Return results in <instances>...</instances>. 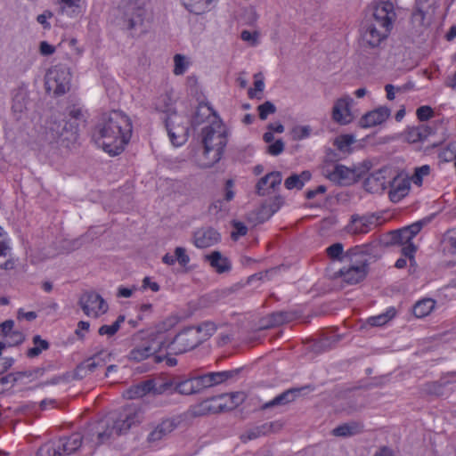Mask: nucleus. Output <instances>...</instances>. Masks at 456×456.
Masks as SVG:
<instances>
[{"instance_id":"f257e3e1","label":"nucleus","mask_w":456,"mask_h":456,"mask_svg":"<svg viewBox=\"0 0 456 456\" xmlns=\"http://www.w3.org/2000/svg\"><path fill=\"white\" fill-rule=\"evenodd\" d=\"M132 132L129 117L122 111L112 110L101 117L94 129L93 139L105 152L116 156L124 151Z\"/></svg>"},{"instance_id":"f03ea898","label":"nucleus","mask_w":456,"mask_h":456,"mask_svg":"<svg viewBox=\"0 0 456 456\" xmlns=\"http://www.w3.org/2000/svg\"><path fill=\"white\" fill-rule=\"evenodd\" d=\"M142 420L140 411L133 405L123 408L118 413L111 414L88 427L85 435V445L90 444L88 454L94 449L118 436L126 432L133 425Z\"/></svg>"},{"instance_id":"7ed1b4c3","label":"nucleus","mask_w":456,"mask_h":456,"mask_svg":"<svg viewBox=\"0 0 456 456\" xmlns=\"http://www.w3.org/2000/svg\"><path fill=\"white\" fill-rule=\"evenodd\" d=\"M395 18L394 4L391 2L377 4L371 14L362 22V45L369 48L378 47L387 37Z\"/></svg>"},{"instance_id":"20e7f679","label":"nucleus","mask_w":456,"mask_h":456,"mask_svg":"<svg viewBox=\"0 0 456 456\" xmlns=\"http://www.w3.org/2000/svg\"><path fill=\"white\" fill-rule=\"evenodd\" d=\"M227 142L226 127L217 117H214L213 121L201 131L203 155L206 159L200 160V166L207 168L217 163L223 156Z\"/></svg>"},{"instance_id":"39448f33","label":"nucleus","mask_w":456,"mask_h":456,"mask_svg":"<svg viewBox=\"0 0 456 456\" xmlns=\"http://www.w3.org/2000/svg\"><path fill=\"white\" fill-rule=\"evenodd\" d=\"M119 19L122 26L129 31L144 32V20L147 14L143 0H125L119 6Z\"/></svg>"},{"instance_id":"423d86ee","label":"nucleus","mask_w":456,"mask_h":456,"mask_svg":"<svg viewBox=\"0 0 456 456\" xmlns=\"http://www.w3.org/2000/svg\"><path fill=\"white\" fill-rule=\"evenodd\" d=\"M166 346L165 335L163 333L151 335L141 345L136 346L130 351L128 359L134 362H142L152 356L154 362L159 363L163 362V357L158 354V353Z\"/></svg>"},{"instance_id":"0eeeda50","label":"nucleus","mask_w":456,"mask_h":456,"mask_svg":"<svg viewBox=\"0 0 456 456\" xmlns=\"http://www.w3.org/2000/svg\"><path fill=\"white\" fill-rule=\"evenodd\" d=\"M71 74L69 68L56 65L51 68L45 75V88L55 95L64 94L69 90Z\"/></svg>"},{"instance_id":"6e6552de","label":"nucleus","mask_w":456,"mask_h":456,"mask_svg":"<svg viewBox=\"0 0 456 456\" xmlns=\"http://www.w3.org/2000/svg\"><path fill=\"white\" fill-rule=\"evenodd\" d=\"M166 128L170 141L175 146L182 145L188 137V118L185 116L172 112L165 118Z\"/></svg>"},{"instance_id":"1a4fd4ad","label":"nucleus","mask_w":456,"mask_h":456,"mask_svg":"<svg viewBox=\"0 0 456 456\" xmlns=\"http://www.w3.org/2000/svg\"><path fill=\"white\" fill-rule=\"evenodd\" d=\"M324 172L329 180L341 185L352 184L362 174L359 168H350L340 164L333 165L331 167H327Z\"/></svg>"},{"instance_id":"9d476101","label":"nucleus","mask_w":456,"mask_h":456,"mask_svg":"<svg viewBox=\"0 0 456 456\" xmlns=\"http://www.w3.org/2000/svg\"><path fill=\"white\" fill-rule=\"evenodd\" d=\"M201 344L200 335L194 327H188L180 331L171 342V349L175 354H183Z\"/></svg>"},{"instance_id":"9b49d317","label":"nucleus","mask_w":456,"mask_h":456,"mask_svg":"<svg viewBox=\"0 0 456 456\" xmlns=\"http://www.w3.org/2000/svg\"><path fill=\"white\" fill-rule=\"evenodd\" d=\"M45 140L50 142L71 141L76 138V136H71V131H69L68 122L64 118H51L47 121L45 127Z\"/></svg>"},{"instance_id":"f8f14e48","label":"nucleus","mask_w":456,"mask_h":456,"mask_svg":"<svg viewBox=\"0 0 456 456\" xmlns=\"http://www.w3.org/2000/svg\"><path fill=\"white\" fill-rule=\"evenodd\" d=\"M78 304L85 314L95 318L108 310V305L104 299L99 294L93 291L82 294Z\"/></svg>"},{"instance_id":"ddd939ff","label":"nucleus","mask_w":456,"mask_h":456,"mask_svg":"<svg viewBox=\"0 0 456 456\" xmlns=\"http://www.w3.org/2000/svg\"><path fill=\"white\" fill-rule=\"evenodd\" d=\"M179 421L177 419H165L159 423L152 427V429L147 436V442L150 444H157L167 438L177 427Z\"/></svg>"},{"instance_id":"4468645a","label":"nucleus","mask_w":456,"mask_h":456,"mask_svg":"<svg viewBox=\"0 0 456 456\" xmlns=\"http://www.w3.org/2000/svg\"><path fill=\"white\" fill-rule=\"evenodd\" d=\"M352 102L353 99L349 95L338 99L332 108V119L340 125L349 124L353 120L350 110Z\"/></svg>"},{"instance_id":"2eb2a0df","label":"nucleus","mask_w":456,"mask_h":456,"mask_svg":"<svg viewBox=\"0 0 456 456\" xmlns=\"http://www.w3.org/2000/svg\"><path fill=\"white\" fill-rule=\"evenodd\" d=\"M389 199L393 202H398L410 191L411 181L404 175H397L388 181Z\"/></svg>"},{"instance_id":"dca6fc26","label":"nucleus","mask_w":456,"mask_h":456,"mask_svg":"<svg viewBox=\"0 0 456 456\" xmlns=\"http://www.w3.org/2000/svg\"><path fill=\"white\" fill-rule=\"evenodd\" d=\"M281 428L282 423L280 421L264 423L262 425L256 426L248 429L244 434L240 436V439L243 443H246L249 440H254L263 436L277 433Z\"/></svg>"},{"instance_id":"f3484780","label":"nucleus","mask_w":456,"mask_h":456,"mask_svg":"<svg viewBox=\"0 0 456 456\" xmlns=\"http://www.w3.org/2000/svg\"><path fill=\"white\" fill-rule=\"evenodd\" d=\"M412 240L408 232L403 228L391 232V242L395 245L401 246V253L410 259L414 257L416 252V247L412 243Z\"/></svg>"},{"instance_id":"a211bd4d","label":"nucleus","mask_w":456,"mask_h":456,"mask_svg":"<svg viewBox=\"0 0 456 456\" xmlns=\"http://www.w3.org/2000/svg\"><path fill=\"white\" fill-rule=\"evenodd\" d=\"M56 442L61 456H69L82 447L85 443V435L74 433L69 436L61 437Z\"/></svg>"},{"instance_id":"6ab92c4d","label":"nucleus","mask_w":456,"mask_h":456,"mask_svg":"<svg viewBox=\"0 0 456 456\" xmlns=\"http://www.w3.org/2000/svg\"><path fill=\"white\" fill-rule=\"evenodd\" d=\"M376 218L373 215L358 216L353 215L346 230L352 234H363L369 232L375 225Z\"/></svg>"},{"instance_id":"aec40b11","label":"nucleus","mask_w":456,"mask_h":456,"mask_svg":"<svg viewBox=\"0 0 456 456\" xmlns=\"http://www.w3.org/2000/svg\"><path fill=\"white\" fill-rule=\"evenodd\" d=\"M367 274V266L365 264L352 265L345 266L338 271V275L342 278L343 281L354 285L362 281Z\"/></svg>"},{"instance_id":"412c9836","label":"nucleus","mask_w":456,"mask_h":456,"mask_svg":"<svg viewBox=\"0 0 456 456\" xmlns=\"http://www.w3.org/2000/svg\"><path fill=\"white\" fill-rule=\"evenodd\" d=\"M387 168H382L370 174L364 182L366 190L372 193H375L383 191L385 189H387L389 181L387 180Z\"/></svg>"},{"instance_id":"4be33fe9","label":"nucleus","mask_w":456,"mask_h":456,"mask_svg":"<svg viewBox=\"0 0 456 456\" xmlns=\"http://www.w3.org/2000/svg\"><path fill=\"white\" fill-rule=\"evenodd\" d=\"M193 238L197 248H205L216 244L220 234L213 228H202L195 232Z\"/></svg>"},{"instance_id":"5701e85b","label":"nucleus","mask_w":456,"mask_h":456,"mask_svg":"<svg viewBox=\"0 0 456 456\" xmlns=\"http://www.w3.org/2000/svg\"><path fill=\"white\" fill-rule=\"evenodd\" d=\"M390 116V110L387 107H379L366 113L359 121L360 126L363 128L371 127L386 121Z\"/></svg>"},{"instance_id":"b1692460","label":"nucleus","mask_w":456,"mask_h":456,"mask_svg":"<svg viewBox=\"0 0 456 456\" xmlns=\"http://www.w3.org/2000/svg\"><path fill=\"white\" fill-rule=\"evenodd\" d=\"M282 176L278 171L271 172L262 177L256 185V192L259 196H265L274 190L281 183Z\"/></svg>"},{"instance_id":"393cba45","label":"nucleus","mask_w":456,"mask_h":456,"mask_svg":"<svg viewBox=\"0 0 456 456\" xmlns=\"http://www.w3.org/2000/svg\"><path fill=\"white\" fill-rule=\"evenodd\" d=\"M428 0H417L415 11L411 15V21L415 26L426 27L430 23Z\"/></svg>"},{"instance_id":"a878e982","label":"nucleus","mask_w":456,"mask_h":456,"mask_svg":"<svg viewBox=\"0 0 456 456\" xmlns=\"http://www.w3.org/2000/svg\"><path fill=\"white\" fill-rule=\"evenodd\" d=\"M363 428L360 421H349L335 428L331 434L335 436L349 437L362 433Z\"/></svg>"},{"instance_id":"bb28decb","label":"nucleus","mask_w":456,"mask_h":456,"mask_svg":"<svg viewBox=\"0 0 456 456\" xmlns=\"http://www.w3.org/2000/svg\"><path fill=\"white\" fill-rule=\"evenodd\" d=\"M205 258L218 273L228 272L231 269L229 259L219 251H213L209 255H206Z\"/></svg>"},{"instance_id":"cd10ccee","label":"nucleus","mask_w":456,"mask_h":456,"mask_svg":"<svg viewBox=\"0 0 456 456\" xmlns=\"http://www.w3.org/2000/svg\"><path fill=\"white\" fill-rule=\"evenodd\" d=\"M214 117L216 116L215 115L213 109L206 103H200L192 116L191 125L197 126L205 121H208L210 124V122L213 121Z\"/></svg>"},{"instance_id":"c85d7f7f","label":"nucleus","mask_w":456,"mask_h":456,"mask_svg":"<svg viewBox=\"0 0 456 456\" xmlns=\"http://www.w3.org/2000/svg\"><path fill=\"white\" fill-rule=\"evenodd\" d=\"M302 388H291L274 397L273 400L265 403L262 409H269L277 405H283L295 400L300 394Z\"/></svg>"},{"instance_id":"c756f323","label":"nucleus","mask_w":456,"mask_h":456,"mask_svg":"<svg viewBox=\"0 0 456 456\" xmlns=\"http://www.w3.org/2000/svg\"><path fill=\"white\" fill-rule=\"evenodd\" d=\"M28 96L26 92L19 90L15 93L12 99V110L17 119L21 118L22 114L28 109Z\"/></svg>"},{"instance_id":"7c9ffc66","label":"nucleus","mask_w":456,"mask_h":456,"mask_svg":"<svg viewBox=\"0 0 456 456\" xmlns=\"http://www.w3.org/2000/svg\"><path fill=\"white\" fill-rule=\"evenodd\" d=\"M85 121L86 115L81 109L72 107L69 110V120H67V122L69 126V131H71V136L77 135L79 125Z\"/></svg>"},{"instance_id":"2f4dec72","label":"nucleus","mask_w":456,"mask_h":456,"mask_svg":"<svg viewBox=\"0 0 456 456\" xmlns=\"http://www.w3.org/2000/svg\"><path fill=\"white\" fill-rule=\"evenodd\" d=\"M310 178L311 174L309 171H303L298 175L293 174L285 180L284 185L288 190H300L305 185V183L309 181Z\"/></svg>"},{"instance_id":"473e14b6","label":"nucleus","mask_w":456,"mask_h":456,"mask_svg":"<svg viewBox=\"0 0 456 456\" xmlns=\"http://www.w3.org/2000/svg\"><path fill=\"white\" fill-rule=\"evenodd\" d=\"M175 387V376L170 378L155 379V395L174 394Z\"/></svg>"},{"instance_id":"72a5a7b5","label":"nucleus","mask_w":456,"mask_h":456,"mask_svg":"<svg viewBox=\"0 0 456 456\" xmlns=\"http://www.w3.org/2000/svg\"><path fill=\"white\" fill-rule=\"evenodd\" d=\"M436 301L432 298H423L418 301L413 306V314L417 318L428 316L435 308Z\"/></svg>"},{"instance_id":"f704fd0d","label":"nucleus","mask_w":456,"mask_h":456,"mask_svg":"<svg viewBox=\"0 0 456 456\" xmlns=\"http://www.w3.org/2000/svg\"><path fill=\"white\" fill-rule=\"evenodd\" d=\"M11 248L5 241H0V268L5 271L12 270L15 262L10 256Z\"/></svg>"},{"instance_id":"c9c22d12","label":"nucleus","mask_w":456,"mask_h":456,"mask_svg":"<svg viewBox=\"0 0 456 456\" xmlns=\"http://www.w3.org/2000/svg\"><path fill=\"white\" fill-rule=\"evenodd\" d=\"M154 107L158 111L166 113L167 116L172 112H175L174 110V100L170 94H164L159 96L154 102Z\"/></svg>"},{"instance_id":"e433bc0d","label":"nucleus","mask_w":456,"mask_h":456,"mask_svg":"<svg viewBox=\"0 0 456 456\" xmlns=\"http://www.w3.org/2000/svg\"><path fill=\"white\" fill-rule=\"evenodd\" d=\"M175 393L184 395L196 394L192 378L175 376Z\"/></svg>"},{"instance_id":"4c0bfd02","label":"nucleus","mask_w":456,"mask_h":456,"mask_svg":"<svg viewBox=\"0 0 456 456\" xmlns=\"http://www.w3.org/2000/svg\"><path fill=\"white\" fill-rule=\"evenodd\" d=\"M293 319V314L289 312L273 313L268 316V322L265 324L263 328L268 329L270 327L279 326L285 322H291Z\"/></svg>"},{"instance_id":"58836bf2","label":"nucleus","mask_w":456,"mask_h":456,"mask_svg":"<svg viewBox=\"0 0 456 456\" xmlns=\"http://www.w3.org/2000/svg\"><path fill=\"white\" fill-rule=\"evenodd\" d=\"M214 0H183L184 7L191 12L195 14H202L208 10L209 4Z\"/></svg>"},{"instance_id":"ea45409f","label":"nucleus","mask_w":456,"mask_h":456,"mask_svg":"<svg viewBox=\"0 0 456 456\" xmlns=\"http://www.w3.org/2000/svg\"><path fill=\"white\" fill-rule=\"evenodd\" d=\"M443 244L445 254L454 256V258L449 263L456 265V233L453 231L447 232L444 236Z\"/></svg>"},{"instance_id":"a19ab883","label":"nucleus","mask_w":456,"mask_h":456,"mask_svg":"<svg viewBox=\"0 0 456 456\" xmlns=\"http://www.w3.org/2000/svg\"><path fill=\"white\" fill-rule=\"evenodd\" d=\"M194 328L198 331V335H200L201 343L209 338L216 330V325L212 322H204Z\"/></svg>"},{"instance_id":"79ce46f5","label":"nucleus","mask_w":456,"mask_h":456,"mask_svg":"<svg viewBox=\"0 0 456 456\" xmlns=\"http://www.w3.org/2000/svg\"><path fill=\"white\" fill-rule=\"evenodd\" d=\"M33 344L34 346L29 348L28 351V357H36L38 356L43 350H46L49 348V343L42 339L39 335H36L33 337Z\"/></svg>"},{"instance_id":"37998d69","label":"nucleus","mask_w":456,"mask_h":456,"mask_svg":"<svg viewBox=\"0 0 456 456\" xmlns=\"http://www.w3.org/2000/svg\"><path fill=\"white\" fill-rule=\"evenodd\" d=\"M355 142L352 134H343L334 140V145L342 152H350V147Z\"/></svg>"},{"instance_id":"c03bdc74","label":"nucleus","mask_w":456,"mask_h":456,"mask_svg":"<svg viewBox=\"0 0 456 456\" xmlns=\"http://www.w3.org/2000/svg\"><path fill=\"white\" fill-rule=\"evenodd\" d=\"M125 321L124 315H119L118 319L111 325H102L99 328L98 333L101 336L107 335L111 337L115 335L118 330L120 329L121 323Z\"/></svg>"},{"instance_id":"a18cd8bd","label":"nucleus","mask_w":456,"mask_h":456,"mask_svg":"<svg viewBox=\"0 0 456 456\" xmlns=\"http://www.w3.org/2000/svg\"><path fill=\"white\" fill-rule=\"evenodd\" d=\"M37 456H61L56 441H50L43 444L37 451Z\"/></svg>"},{"instance_id":"49530a36","label":"nucleus","mask_w":456,"mask_h":456,"mask_svg":"<svg viewBox=\"0 0 456 456\" xmlns=\"http://www.w3.org/2000/svg\"><path fill=\"white\" fill-rule=\"evenodd\" d=\"M395 315V311L394 309H389L385 314L370 317L368 319V323L371 326H382L390 321Z\"/></svg>"},{"instance_id":"de8ad7c7","label":"nucleus","mask_w":456,"mask_h":456,"mask_svg":"<svg viewBox=\"0 0 456 456\" xmlns=\"http://www.w3.org/2000/svg\"><path fill=\"white\" fill-rule=\"evenodd\" d=\"M208 375L211 387L218 385L233 376L232 371L209 372Z\"/></svg>"},{"instance_id":"09e8293b","label":"nucleus","mask_w":456,"mask_h":456,"mask_svg":"<svg viewBox=\"0 0 456 456\" xmlns=\"http://www.w3.org/2000/svg\"><path fill=\"white\" fill-rule=\"evenodd\" d=\"M174 62H175L174 73L177 76L183 75L186 71L188 65H189L185 57L181 54L175 55Z\"/></svg>"},{"instance_id":"8fccbe9b","label":"nucleus","mask_w":456,"mask_h":456,"mask_svg":"<svg viewBox=\"0 0 456 456\" xmlns=\"http://www.w3.org/2000/svg\"><path fill=\"white\" fill-rule=\"evenodd\" d=\"M430 173V167L428 165H423L419 167L415 168L414 175L411 177L412 182L417 185L422 184L424 176L428 175Z\"/></svg>"},{"instance_id":"3c124183","label":"nucleus","mask_w":456,"mask_h":456,"mask_svg":"<svg viewBox=\"0 0 456 456\" xmlns=\"http://www.w3.org/2000/svg\"><path fill=\"white\" fill-rule=\"evenodd\" d=\"M95 363L96 368L102 367L111 360V354L108 351H101L90 357Z\"/></svg>"},{"instance_id":"603ef678","label":"nucleus","mask_w":456,"mask_h":456,"mask_svg":"<svg viewBox=\"0 0 456 456\" xmlns=\"http://www.w3.org/2000/svg\"><path fill=\"white\" fill-rule=\"evenodd\" d=\"M291 134L294 140H303L310 135L311 127L309 126H297L292 129Z\"/></svg>"},{"instance_id":"864d4df0","label":"nucleus","mask_w":456,"mask_h":456,"mask_svg":"<svg viewBox=\"0 0 456 456\" xmlns=\"http://www.w3.org/2000/svg\"><path fill=\"white\" fill-rule=\"evenodd\" d=\"M257 110L259 112L260 119L265 120L267 118L268 115L273 114L276 111V107L273 102L267 101L259 105Z\"/></svg>"},{"instance_id":"5fc2aeb1","label":"nucleus","mask_w":456,"mask_h":456,"mask_svg":"<svg viewBox=\"0 0 456 456\" xmlns=\"http://www.w3.org/2000/svg\"><path fill=\"white\" fill-rule=\"evenodd\" d=\"M416 115L420 121H427L434 116V110L428 105L417 109Z\"/></svg>"},{"instance_id":"6e6d98bb","label":"nucleus","mask_w":456,"mask_h":456,"mask_svg":"<svg viewBox=\"0 0 456 456\" xmlns=\"http://www.w3.org/2000/svg\"><path fill=\"white\" fill-rule=\"evenodd\" d=\"M232 226L233 231L232 232V237L233 240H237L239 237L244 236L248 232L247 226L241 222L234 221L232 223Z\"/></svg>"},{"instance_id":"4d7b16f0","label":"nucleus","mask_w":456,"mask_h":456,"mask_svg":"<svg viewBox=\"0 0 456 456\" xmlns=\"http://www.w3.org/2000/svg\"><path fill=\"white\" fill-rule=\"evenodd\" d=\"M175 261H177L181 265L185 266L190 262V257L186 254V250L184 248L177 247L175 249Z\"/></svg>"},{"instance_id":"13d9d810","label":"nucleus","mask_w":456,"mask_h":456,"mask_svg":"<svg viewBox=\"0 0 456 456\" xmlns=\"http://www.w3.org/2000/svg\"><path fill=\"white\" fill-rule=\"evenodd\" d=\"M448 383H449V381L444 380V379H441L440 381L431 383V384L428 385V392L431 394H435L436 395H442L443 388Z\"/></svg>"},{"instance_id":"bf43d9fd","label":"nucleus","mask_w":456,"mask_h":456,"mask_svg":"<svg viewBox=\"0 0 456 456\" xmlns=\"http://www.w3.org/2000/svg\"><path fill=\"white\" fill-rule=\"evenodd\" d=\"M283 150L284 142L281 139H279L275 141L273 143L268 145L266 151L270 155L278 156L283 151Z\"/></svg>"},{"instance_id":"052dcab7","label":"nucleus","mask_w":456,"mask_h":456,"mask_svg":"<svg viewBox=\"0 0 456 456\" xmlns=\"http://www.w3.org/2000/svg\"><path fill=\"white\" fill-rule=\"evenodd\" d=\"M8 338V341L5 342L7 344V346H13L20 345L24 340V335L22 332L19 330H14L10 337Z\"/></svg>"},{"instance_id":"680f3d73","label":"nucleus","mask_w":456,"mask_h":456,"mask_svg":"<svg viewBox=\"0 0 456 456\" xmlns=\"http://www.w3.org/2000/svg\"><path fill=\"white\" fill-rule=\"evenodd\" d=\"M14 322L12 320H7L0 324V336L10 337L13 330Z\"/></svg>"},{"instance_id":"e2e57ef3","label":"nucleus","mask_w":456,"mask_h":456,"mask_svg":"<svg viewBox=\"0 0 456 456\" xmlns=\"http://www.w3.org/2000/svg\"><path fill=\"white\" fill-rule=\"evenodd\" d=\"M139 384L142 387V392L143 393V395H146L147 394L155 395V379H147Z\"/></svg>"},{"instance_id":"0e129e2a","label":"nucleus","mask_w":456,"mask_h":456,"mask_svg":"<svg viewBox=\"0 0 456 456\" xmlns=\"http://www.w3.org/2000/svg\"><path fill=\"white\" fill-rule=\"evenodd\" d=\"M23 376H25L24 372H18L17 374L10 373L0 379V384L2 385V387L8 383H12V385H14L17 382V380Z\"/></svg>"},{"instance_id":"69168bd1","label":"nucleus","mask_w":456,"mask_h":456,"mask_svg":"<svg viewBox=\"0 0 456 456\" xmlns=\"http://www.w3.org/2000/svg\"><path fill=\"white\" fill-rule=\"evenodd\" d=\"M326 251L331 258H338L343 252V245L341 243H335L327 248Z\"/></svg>"},{"instance_id":"338daca9","label":"nucleus","mask_w":456,"mask_h":456,"mask_svg":"<svg viewBox=\"0 0 456 456\" xmlns=\"http://www.w3.org/2000/svg\"><path fill=\"white\" fill-rule=\"evenodd\" d=\"M224 397H228L232 401V404L228 407L229 409L238 406L244 400V395L240 392L225 395Z\"/></svg>"},{"instance_id":"774afa93","label":"nucleus","mask_w":456,"mask_h":456,"mask_svg":"<svg viewBox=\"0 0 456 456\" xmlns=\"http://www.w3.org/2000/svg\"><path fill=\"white\" fill-rule=\"evenodd\" d=\"M406 138L409 142L414 143L421 141V137L419 135V132L417 129V126L409 128L406 134Z\"/></svg>"}]
</instances>
